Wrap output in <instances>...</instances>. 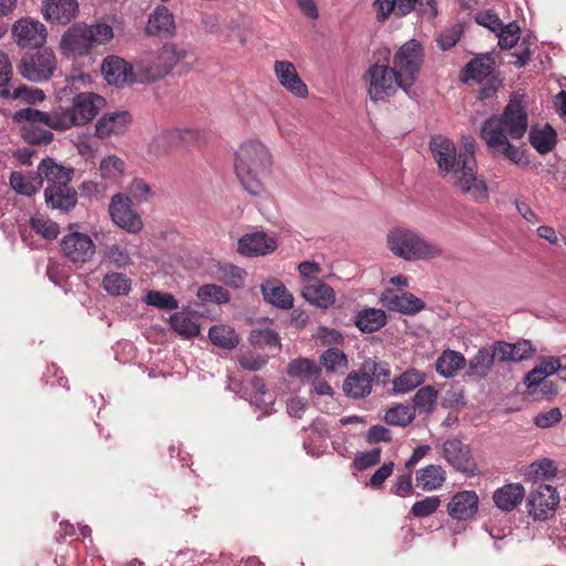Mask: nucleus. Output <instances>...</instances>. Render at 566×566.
Listing matches in <instances>:
<instances>
[{
  "label": "nucleus",
  "instance_id": "nucleus-62",
  "mask_svg": "<svg viewBox=\"0 0 566 566\" xmlns=\"http://www.w3.org/2000/svg\"><path fill=\"white\" fill-rule=\"evenodd\" d=\"M129 200L142 202L147 200L150 187L143 179H134L128 188Z\"/></svg>",
  "mask_w": 566,
  "mask_h": 566
},
{
  "label": "nucleus",
  "instance_id": "nucleus-40",
  "mask_svg": "<svg viewBox=\"0 0 566 566\" xmlns=\"http://www.w3.org/2000/svg\"><path fill=\"white\" fill-rule=\"evenodd\" d=\"M556 465L554 461L549 459H543L537 462H533L526 470V480L531 481L532 485H538L539 483H546L553 480L556 475Z\"/></svg>",
  "mask_w": 566,
  "mask_h": 566
},
{
  "label": "nucleus",
  "instance_id": "nucleus-3",
  "mask_svg": "<svg viewBox=\"0 0 566 566\" xmlns=\"http://www.w3.org/2000/svg\"><path fill=\"white\" fill-rule=\"evenodd\" d=\"M272 169L269 148L258 140H247L235 151L234 171L242 187L252 196L264 192V180Z\"/></svg>",
  "mask_w": 566,
  "mask_h": 566
},
{
  "label": "nucleus",
  "instance_id": "nucleus-64",
  "mask_svg": "<svg viewBox=\"0 0 566 566\" xmlns=\"http://www.w3.org/2000/svg\"><path fill=\"white\" fill-rule=\"evenodd\" d=\"M367 441L369 443L389 442L392 439L391 431L384 426L376 424L368 429Z\"/></svg>",
  "mask_w": 566,
  "mask_h": 566
},
{
  "label": "nucleus",
  "instance_id": "nucleus-46",
  "mask_svg": "<svg viewBox=\"0 0 566 566\" xmlns=\"http://www.w3.org/2000/svg\"><path fill=\"white\" fill-rule=\"evenodd\" d=\"M415 416V409L398 403L386 411L384 421L389 426L406 427L413 421Z\"/></svg>",
  "mask_w": 566,
  "mask_h": 566
},
{
  "label": "nucleus",
  "instance_id": "nucleus-29",
  "mask_svg": "<svg viewBox=\"0 0 566 566\" xmlns=\"http://www.w3.org/2000/svg\"><path fill=\"white\" fill-rule=\"evenodd\" d=\"M73 169L65 168L62 165L56 164L53 159H42L38 167V177L41 178V185L43 180L49 182V186H65L72 180Z\"/></svg>",
  "mask_w": 566,
  "mask_h": 566
},
{
  "label": "nucleus",
  "instance_id": "nucleus-36",
  "mask_svg": "<svg viewBox=\"0 0 566 566\" xmlns=\"http://www.w3.org/2000/svg\"><path fill=\"white\" fill-rule=\"evenodd\" d=\"M467 360L464 356L455 350H444L436 361V370L439 375L450 378L453 377L458 370L464 368Z\"/></svg>",
  "mask_w": 566,
  "mask_h": 566
},
{
  "label": "nucleus",
  "instance_id": "nucleus-21",
  "mask_svg": "<svg viewBox=\"0 0 566 566\" xmlns=\"http://www.w3.org/2000/svg\"><path fill=\"white\" fill-rule=\"evenodd\" d=\"M273 71L279 83L294 96L304 98L308 95L307 85L301 78L292 62L275 61Z\"/></svg>",
  "mask_w": 566,
  "mask_h": 566
},
{
  "label": "nucleus",
  "instance_id": "nucleus-52",
  "mask_svg": "<svg viewBox=\"0 0 566 566\" xmlns=\"http://www.w3.org/2000/svg\"><path fill=\"white\" fill-rule=\"evenodd\" d=\"M125 170V163L115 155L105 157L99 164V171L104 179L117 180Z\"/></svg>",
  "mask_w": 566,
  "mask_h": 566
},
{
  "label": "nucleus",
  "instance_id": "nucleus-11",
  "mask_svg": "<svg viewBox=\"0 0 566 566\" xmlns=\"http://www.w3.org/2000/svg\"><path fill=\"white\" fill-rule=\"evenodd\" d=\"M56 67L55 54L48 48L23 54L17 64L21 76L34 83L49 81L54 75Z\"/></svg>",
  "mask_w": 566,
  "mask_h": 566
},
{
  "label": "nucleus",
  "instance_id": "nucleus-19",
  "mask_svg": "<svg viewBox=\"0 0 566 566\" xmlns=\"http://www.w3.org/2000/svg\"><path fill=\"white\" fill-rule=\"evenodd\" d=\"M109 213L113 221L130 233H137L143 229L142 218L129 205V198L115 195L109 205Z\"/></svg>",
  "mask_w": 566,
  "mask_h": 566
},
{
  "label": "nucleus",
  "instance_id": "nucleus-9",
  "mask_svg": "<svg viewBox=\"0 0 566 566\" xmlns=\"http://www.w3.org/2000/svg\"><path fill=\"white\" fill-rule=\"evenodd\" d=\"M423 63V49L416 40L402 44L390 60L400 82L403 83V92L408 93L415 85Z\"/></svg>",
  "mask_w": 566,
  "mask_h": 566
},
{
  "label": "nucleus",
  "instance_id": "nucleus-4",
  "mask_svg": "<svg viewBox=\"0 0 566 566\" xmlns=\"http://www.w3.org/2000/svg\"><path fill=\"white\" fill-rule=\"evenodd\" d=\"M54 109L50 113L32 107L19 109L12 114V120L19 124L21 136L29 145H48L53 139V134L46 129L63 130L56 125Z\"/></svg>",
  "mask_w": 566,
  "mask_h": 566
},
{
  "label": "nucleus",
  "instance_id": "nucleus-8",
  "mask_svg": "<svg viewBox=\"0 0 566 566\" xmlns=\"http://www.w3.org/2000/svg\"><path fill=\"white\" fill-rule=\"evenodd\" d=\"M104 98L95 93L85 92L74 96L70 108L59 107L54 112L57 116L56 125L63 130L73 126L90 123L98 113Z\"/></svg>",
  "mask_w": 566,
  "mask_h": 566
},
{
  "label": "nucleus",
  "instance_id": "nucleus-34",
  "mask_svg": "<svg viewBox=\"0 0 566 566\" xmlns=\"http://www.w3.org/2000/svg\"><path fill=\"white\" fill-rule=\"evenodd\" d=\"M525 490L520 483H510L497 489L493 494L495 505L502 511H512L524 497Z\"/></svg>",
  "mask_w": 566,
  "mask_h": 566
},
{
  "label": "nucleus",
  "instance_id": "nucleus-30",
  "mask_svg": "<svg viewBox=\"0 0 566 566\" xmlns=\"http://www.w3.org/2000/svg\"><path fill=\"white\" fill-rule=\"evenodd\" d=\"M264 301L282 308L290 310L293 306V295L287 291L285 285L276 280H268L261 285Z\"/></svg>",
  "mask_w": 566,
  "mask_h": 566
},
{
  "label": "nucleus",
  "instance_id": "nucleus-48",
  "mask_svg": "<svg viewBox=\"0 0 566 566\" xmlns=\"http://www.w3.org/2000/svg\"><path fill=\"white\" fill-rule=\"evenodd\" d=\"M249 342L258 348H280V337L271 328H254L251 331Z\"/></svg>",
  "mask_w": 566,
  "mask_h": 566
},
{
  "label": "nucleus",
  "instance_id": "nucleus-44",
  "mask_svg": "<svg viewBox=\"0 0 566 566\" xmlns=\"http://www.w3.org/2000/svg\"><path fill=\"white\" fill-rule=\"evenodd\" d=\"M10 186L20 195L31 197L41 188V178L36 176H23L13 171L10 176Z\"/></svg>",
  "mask_w": 566,
  "mask_h": 566
},
{
  "label": "nucleus",
  "instance_id": "nucleus-54",
  "mask_svg": "<svg viewBox=\"0 0 566 566\" xmlns=\"http://www.w3.org/2000/svg\"><path fill=\"white\" fill-rule=\"evenodd\" d=\"M318 367L314 361L307 358H297L292 360L287 366V374L292 377H300L310 380L313 375L317 374Z\"/></svg>",
  "mask_w": 566,
  "mask_h": 566
},
{
  "label": "nucleus",
  "instance_id": "nucleus-33",
  "mask_svg": "<svg viewBox=\"0 0 566 566\" xmlns=\"http://www.w3.org/2000/svg\"><path fill=\"white\" fill-rule=\"evenodd\" d=\"M214 279L224 285L239 290L245 284L248 272L233 263H218L213 272Z\"/></svg>",
  "mask_w": 566,
  "mask_h": 566
},
{
  "label": "nucleus",
  "instance_id": "nucleus-18",
  "mask_svg": "<svg viewBox=\"0 0 566 566\" xmlns=\"http://www.w3.org/2000/svg\"><path fill=\"white\" fill-rule=\"evenodd\" d=\"M375 370L371 359H366L357 370L350 371L343 382V391L353 399L365 398L373 390L370 374Z\"/></svg>",
  "mask_w": 566,
  "mask_h": 566
},
{
  "label": "nucleus",
  "instance_id": "nucleus-57",
  "mask_svg": "<svg viewBox=\"0 0 566 566\" xmlns=\"http://www.w3.org/2000/svg\"><path fill=\"white\" fill-rule=\"evenodd\" d=\"M440 504L441 501L439 496H427L421 501H417L412 505L410 513L412 514V516L418 518L427 517L433 514L439 509Z\"/></svg>",
  "mask_w": 566,
  "mask_h": 566
},
{
  "label": "nucleus",
  "instance_id": "nucleus-39",
  "mask_svg": "<svg viewBox=\"0 0 566 566\" xmlns=\"http://www.w3.org/2000/svg\"><path fill=\"white\" fill-rule=\"evenodd\" d=\"M494 70V60L490 55H483L471 60L464 69V81L483 82Z\"/></svg>",
  "mask_w": 566,
  "mask_h": 566
},
{
  "label": "nucleus",
  "instance_id": "nucleus-7",
  "mask_svg": "<svg viewBox=\"0 0 566 566\" xmlns=\"http://www.w3.org/2000/svg\"><path fill=\"white\" fill-rule=\"evenodd\" d=\"M364 80L368 83V95L373 102L394 96L399 88L403 91V83L390 66L389 51L386 52L384 62L377 61L368 67Z\"/></svg>",
  "mask_w": 566,
  "mask_h": 566
},
{
  "label": "nucleus",
  "instance_id": "nucleus-2",
  "mask_svg": "<svg viewBox=\"0 0 566 566\" xmlns=\"http://www.w3.org/2000/svg\"><path fill=\"white\" fill-rule=\"evenodd\" d=\"M528 128V115L524 96L514 94L500 116L486 119L481 128V138L485 142L493 157H504L521 165L524 153L510 143L521 139Z\"/></svg>",
  "mask_w": 566,
  "mask_h": 566
},
{
  "label": "nucleus",
  "instance_id": "nucleus-38",
  "mask_svg": "<svg viewBox=\"0 0 566 566\" xmlns=\"http://www.w3.org/2000/svg\"><path fill=\"white\" fill-rule=\"evenodd\" d=\"M530 144L541 155L552 151L557 143V134L551 125H545L544 128H532L528 134Z\"/></svg>",
  "mask_w": 566,
  "mask_h": 566
},
{
  "label": "nucleus",
  "instance_id": "nucleus-17",
  "mask_svg": "<svg viewBox=\"0 0 566 566\" xmlns=\"http://www.w3.org/2000/svg\"><path fill=\"white\" fill-rule=\"evenodd\" d=\"M102 73L105 80L113 85L120 86L127 83L142 82V73L135 66L119 56H107L102 64Z\"/></svg>",
  "mask_w": 566,
  "mask_h": 566
},
{
  "label": "nucleus",
  "instance_id": "nucleus-32",
  "mask_svg": "<svg viewBox=\"0 0 566 566\" xmlns=\"http://www.w3.org/2000/svg\"><path fill=\"white\" fill-rule=\"evenodd\" d=\"M200 316L190 310L177 312L170 316V325L175 332L185 338H192L200 333Z\"/></svg>",
  "mask_w": 566,
  "mask_h": 566
},
{
  "label": "nucleus",
  "instance_id": "nucleus-31",
  "mask_svg": "<svg viewBox=\"0 0 566 566\" xmlns=\"http://www.w3.org/2000/svg\"><path fill=\"white\" fill-rule=\"evenodd\" d=\"M495 364L494 354L489 346L480 348L469 360L467 376L473 380L480 381L486 378Z\"/></svg>",
  "mask_w": 566,
  "mask_h": 566
},
{
  "label": "nucleus",
  "instance_id": "nucleus-26",
  "mask_svg": "<svg viewBox=\"0 0 566 566\" xmlns=\"http://www.w3.org/2000/svg\"><path fill=\"white\" fill-rule=\"evenodd\" d=\"M479 497L474 491H462L454 494L448 504V513L452 518L464 521L478 512Z\"/></svg>",
  "mask_w": 566,
  "mask_h": 566
},
{
  "label": "nucleus",
  "instance_id": "nucleus-53",
  "mask_svg": "<svg viewBox=\"0 0 566 566\" xmlns=\"http://www.w3.org/2000/svg\"><path fill=\"white\" fill-rule=\"evenodd\" d=\"M30 224L32 230L46 240H54L60 232L59 224L43 216L31 218Z\"/></svg>",
  "mask_w": 566,
  "mask_h": 566
},
{
  "label": "nucleus",
  "instance_id": "nucleus-49",
  "mask_svg": "<svg viewBox=\"0 0 566 566\" xmlns=\"http://www.w3.org/2000/svg\"><path fill=\"white\" fill-rule=\"evenodd\" d=\"M321 363L329 373H343L347 368V356L338 348H329L321 356Z\"/></svg>",
  "mask_w": 566,
  "mask_h": 566
},
{
  "label": "nucleus",
  "instance_id": "nucleus-56",
  "mask_svg": "<svg viewBox=\"0 0 566 566\" xmlns=\"http://www.w3.org/2000/svg\"><path fill=\"white\" fill-rule=\"evenodd\" d=\"M496 33L500 48L503 50L512 49L520 39L521 28L516 22H511L502 25Z\"/></svg>",
  "mask_w": 566,
  "mask_h": 566
},
{
  "label": "nucleus",
  "instance_id": "nucleus-47",
  "mask_svg": "<svg viewBox=\"0 0 566 566\" xmlns=\"http://www.w3.org/2000/svg\"><path fill=\"white\" fill-rule=\"evenodd\" d=\"M438 391L432 386H424L418 389L413 396V407L420 413H431L437 405Z\"/></svg>",
  "mask_w": 566,
  "mask_h": 566
},
{
  "label": "nucleus",
  "instance_id": "nucleus-6",
  "mask_svg": "<svg viewBox=\"0 0 566 566\" xmlns=\"http://www.w3.org/2000/svg\"><path fill=\"white\" fill-rule=\"evenodd\" d=\"M387 242L390 251L406 260L434 259L441 255L439 247L420 238L411 230L397 228L388 233Z\"/></svg>",
  "mask_w": 566,
  "mask_h": 566
},
{
  "label": "nucleus",
  "instance_id": "nucleus-14",
  "mask_svg": "<svg viewBox=\"0 0 566 566\" xmlns=\"http://www.w3.org/2000/svg\"><path fill=\"white\" fill-rule=\"evenodd\" d=\"M63 255L72 263H87L96 252L92 238L78 231H71L60 242Z\"/></svg>",
  "mask_w": 566,
  "mask_h": 566
},
{
  "label": "nucleus",
  "instance_id": "nucleus-50",
  "mask_svg": "<svg viewBox=\"0 0 566 566\" xmlns=\"http://www.w3.org/2000/svg\"><path fill=\"white\" fill-rule=\"evenodd\" d=\"M102 284L111 295H126L130 291V280L123 273L106 274Z\"/></svg>",
  "mask_w": 566,
  "mask_h": 566
},
{
  "label": "nucleus",
  "instance_id": "nucleus-37",
  "mask_svg": "<svg viewBox=\"0 0 566 566\" xmlns=\"http://www.w3.org/2000/svg\"><path fill=\"white\" fill-rule=\"evenodd\" d=\"M387 316L382 310L365 308L356 315L355 325L364 333H374L384 327Z\"/></svg>",
  "mask_w": 566,
  "mask_h": 566
},
{
  "label": "nucleus",
  "instance_id": "nucleus-24",
  "mask_svg": "<svg viewBox=\"0 0 566 566\" xmlns=\"http://www.w3.org/2000/svg\"><path fill=\"white\" fill-rule=\"evenodd\" d=\"M381 303L389 311L412 315L424 307V303L411 293L398 294L394 290H386L381 295Z\"/></svg>",
  "mask_w": 566,
  "mask_h": 566
},
{
  "label": "nucleus",
  "instance_id": "nucleus-15",
  "mask_svg": "<svg viewBox=\"0 0 566 566\" xmlns=\"http://www.w3.org/2000/svg\"><path fill=\"white\" fill-rule=\"evenodd\" d=\"M442 457L455 471L473 475L478 470L471 448L458 438L447 439L443 442Z\"/></svg>",
  "mask_w": 566,
  "mask_h": 566
},
{
  "label": "nucleus",
  "instance_id": "nucleus-13",
  "mask_svg": "<svg viewBox=\"0 0 566 566\" xmlns=\"http://www.w3.org/2000/svg\"><path fill=\"white\" fill-rule=\"evenodd\" d=\"M559 503V495L556 489L548 483L532 485L527 500L528 513L535 520L544 521L553 515Z\"/></svg>",
  "mask_w": 566,
  "mask_h": 566
},
{
  "label": "nucleus",
  "instance_id": "nucleus-51",
  "mask_svg": "<svg viewBox=\"0 0 566 566\" xmlns=\"http://www.w3.org/2000/svg\"><path fill=\"white\" fill-rule=\"evenodd\" d=\"M197 296L202 302H213L216 304H226L230 301L229 291L217 284H205L200 286Z\"/></svg>",
  "mask_w": 566,
  "mask_h": 566
},
{
  "label": "nucleus",
  "instance_id": "nucleus-22",
  "mask_svg": "<svg viewBox=\"0 0 566 566\" xmlns=\"http://www.w3.org/2000/svg\"><path fill=\"white\" fill-rule=\"evenodd\" d=\"M277 248L274 238L264 232L248 233L239 239L238 252L244 256L266 255Z\"/></svg>",
  "mask_w": 566,
  "mask_h": 566
},
{
  "label": "nucleus",
  "instance_id": "nucleus-10",
  "mask_svg": "<svg viewBox=\"0 0 566 566\" xmlns=\"http://www.w3.org/2000/svg\"><path fill=\"white\" fill-rule=\"evenodd\" d=\"M187 55L185 50H178L175 45H166L159 53H148L137 62V69L143 74L140 81L154 82L161 78Z\"/></svg>",
  "mask_w": 566,
  "mask_h": 566
},
{
  "label": "nucleus",
  "instance_id": "nucleus-5",
  "mask_svg": "<svg viewBox=\"0 0 566 566\" xmlns=\"http://www.w3.org/2000/svg\"><path fill=\"white\" fill-rule=\"evenodd\" d=\"M114 36L113 29L105 23L94 25L75 24L71 27L61 40V48L66 55L73 57L90 53L94 45L108 42Z\"/></svg>",
  "mask_w": 566,
  "mask_h": 566
},
{
  "label": "nucleus",
  "instance_id": "nucleus-60",
  "mask_svg": "<svg viewBox=\"0 0 566 566\" xmlns=\"http://www.w3.org/2000/svg\"><path fill=\"white\" fill-rule=\"evenodd\" d=\"M106 258L114 263L117 268H125L130 263L128 251L117 244H113L106 250Z\"/></svg>",
  "mask_w": 566,
  "mask_h": 566
},
{
  "label": "nucleus",
  "instance_id": "nucleus-43",
  "mask_svg": "<svg viewBox=\"0 0 566 566\" xmlns=\"http://www.w3.org/2000/svg\"><path fill=\"white\" fill-rule=\"evenodd\" d=\"M209 338L216 346L224 349H233L239 344L235 331L224 325H214L209 331Z\"/></svg>",
  "mask_w": 566,
  "mask_h": 566
},
{
  "label": "nucleus",
  "instance_id": "nucleus-12",
  "mask_svg": "<svg viewBox=\"0 0 566 566\" xmlns=\"http://www.w3.org/2000/svg\"><path fill=\"white\" fill-rule=\"evenodd\" d=\"M13 69L8 54L0 51V97L35 104L44 101L45 94L40 88L29 87L25 84H15Z\"/></svg>",
  "mask_w": 566,
  "mask_h": 566
},
{
  "label": "nucleus",
  "instance_id": "nucleus-27",
  "mask_svg": "<svg viewBox=\"0 0 566 566\" xmlns=\"http://www.w3.org/2000/svg\"><path fill=\"white\" fill-rule=\"evenodd\" d=\"M77 7L76 0H45L42 13L50 22L66 24L75 17Z\"/></svg>",
  "mask_w": 566,
  "mask_h": 566
},
{
  "label": "nucleus",
  "instance_id": "nucleus-59",
  "mask_svg": "<svg viewBox=\"0 0 566 566\" xmlns=\"http://www.w3.org/2000/svg\"><path fill=\"white\" fill-rule=\"evenodd\" d=\"M492 354H494L495 361L500 363H514V348H511V343L497 340L489 345Z\"/></svg>",
  "mask_w": 566,
  "mask_h": 566
},
{
  "label": "nucleus",
  "instance_id": "nucleus-41",
  "mask_svg": "<svg viewBox=\"0 0 566 566\" xmlns=\"http://www.w3.org/2000/svg\"><path fill=\"white\" fill-rule=\"evenodd\" d=\"M413 10L419 11L421 15H427L429 19H433L438 14L434 0H398L397 15L403 17Z\"/></svg>",
  "mask_w": 566,
  "mask_h": 566
},
{
  "label": "nucleus",
  "instance_id": "nucleus-1",
  "mask_svg": "<svg viewBox=\"0 0 566 566\" xmlns=\"http://www.w3.org/2000/svg\"><path fill=\"white\" fill-rule=\"evenodd\" d=\"M429 146L439 169L450 175L452 187L475 202H484L489 199L485 180L478 178L473 140L465 143L459 153L454 143L442 135L431 137Z\"/></svg>",
  "mask_w": 566,
  "mask_h": 566
},
{
  "label": "nucleus",
  "instance_id": "nucleus-20",
  "mask_svg": "<svg viewBox=\"0 0 566 566\" xmlns=\"http://www.w3.org/2000/svg\"><path fill=\"white\" fill-rule=\"evenodd\" d=\"M195 135L196 133L191 129H166L153 138L148 146V150L154 156L166 155L188 143L195 137Z\"/></svg>",
  "mask_w": 566,
  "mask_h": 566
},
{
  "label": "nucleus",
  "instance_id": "nucleus-23",
  "mask_svg": "<svg viewBox=\"0 0 566 566\" xmlns=\"http://www.w3.org/2000/svg\"><path fill=\"white\" fill-rule=\"evenodd\" d=\"M302 295L311 304L324 310L332 307L336 301L333 287L319 279L302 283Z\"/></svg>",
  "mask_w": 566,
  "mask_h": 566
},
{
  "label": "nucleus",
  "instance_id": "nucleus-35",
  "mask_svg": "<svg viewBox=\"0 0 566 566\" xmlns=\"http://www.w3.org/2000/svg\"><path fill=\"white\" fill-rule=\"evenodd\" d=\"M446 481V471L440 465L429 464L416 473V486L422 491H433L442 486Z\"/></svg>",
  "mask_w": 566,
  "mask_h": 566
},
{
  "label": "nucleus",
  "instance_id": "nucleus-42",
  "mask_svg": "<svg viewBox=\"0 0 566 566\" xmlns=\"http://www.w3.org/2000/svg\"><path fill=\"white\" fill-rule=\"evenodd\" d=\"M174 28V15L166 7H158L150 15L147 25V30L151 34L169 33Z\"/></svg>",
  "mask_w": 566,
  "mask_h": 566
},
{
  "label": "nucleus",
  "instance_id": "nucleus-55",
  "mask_svg": "<svg viewBox=\"0 0 566 566\" xmlns=\"http://www.w3.org/2000/svg\"><path fill=\"white\" fill-rule=\"evenodd\" d=\"M146 303L160 310H177L178 301L170 293L149 291L146 294Z\"/></svg>",
  "mask_w": 566,
  "mask_h": 566
},
{
  "label": "nucleus",
  "instance_id": "nucleus-63",
  "mask_svg": "<svg viewBox=\"0 0 566 566\" xmlns=\"http://www.w3.org/2000/svg\"><path fill=\"white\" fill-rule=\"evenodd\" d=\"M562 420V411L559 408H552L546 412L538 413L534 418V423L539 428H549Z\"/></svg>",
  "mask_w": 566,
  "mask_h": 566
},
{
  "label": "nucleus",
  "instance_id": "nucleus-25",
  "mask_svg": "<svg viewBox=\"0 0 566 566\" xmlns=\"http://www.w3.org/2000/svg\"><path fill=\"white\" fill-rule=\"evenodd\" d=\"M129 113L113 112L104 114L95 124V135L101 138H107L112 135H123L130 124Z\"/></svg>",
  "mask_w": 566,
  "mask_h": 566
},
{
  "label": "nucleus",
  "instance_id": "nucleus-61",
  "mask_svg": "<svg viewBox=\"0 0 566 566\" xmlns=\"http://www.w3.org/2000/svg\"><path fill=\"white\" fill-rule=\"evenodd\" d=\"M511 348H514V363L526 360L531 358L536 349L530 340L522 339L514 344L511 343Z\"/></svg>",
  "mask_w": 566,
  "mask_h": 566
},
{
  "label": "nucleus",
  "instance_id": "nucleus-16",
  "mask_svg": "<svg viewBox=\"0 0 566 566\" xmlns=\"http://www.w3.org/2000/svg\"><path fill=\"white\" fill-rule=\"evenodd\" d=\"M12 36L20 48L41 49L48 32L43 23L31 18H21L12 27Z\"/></svg>",
  "mask_w": 566,
  "mask_h": 566
},
{
  "label": "nucleus",
  "instance_id": "nucleus-45",
  "mask_svg": "<svg viewBox=\"0 0 566 566\" xmlns=\"http://www.w3.org/2000/svg\"><path fill=\"white\" fill-rule=\"evenodd\" d=\"M424 374L417 369H409L392 380L395 392L405 394L413 390L424 381Z\"/></svg>",
  "mask_w": 566,
  "mask_h": 566
},
{
  "label": "nucleus",
  "instance_id": "nucleus-28",
  "mask_svg": "<svg viewBox=\"0 0 566 566\" xmlns=\"http://www.w3.org/2000/svg\"><path fill=\"white\" fill-rule=\"evenodd\" d=\"M45 202L52 209L69 212L77 202L75 189L65 186H48L44 191Z\"/></svg>",
  "mask_w": 566,
  "mask_h": 566
},
{
  "label": "nucleus",
  "instance_id": "nucleus-58",
  "mask_svg": "<svg viewBox=\"0 0 566 566\" xmlns=\"http://www.w3.org/2000/svg\"><path fill=\"white\" fill-rule=\"evenodd\" d=\"M381 455L380 448H374L368 452L358 453L354 459V468L358 471L367 470L379 463Z\"/></svg>",
  "mask_w": 566,
  "mask_h": 566
}]
</instances>
